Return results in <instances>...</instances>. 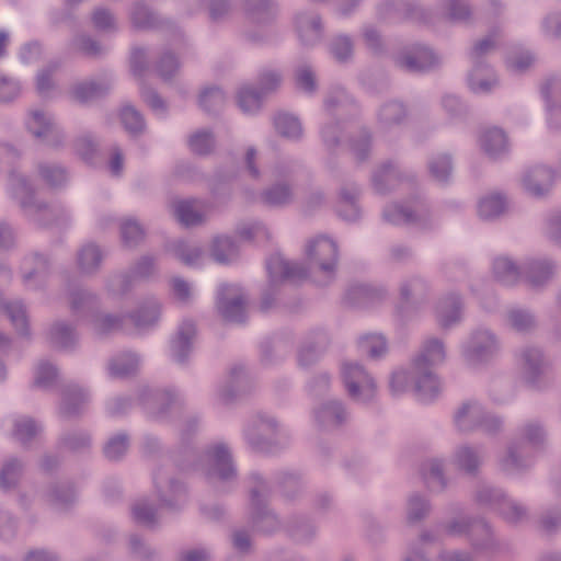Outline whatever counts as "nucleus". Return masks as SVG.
<instances>
[{"instance_id": "nucleus-1", "label": "nucleus", "mask_w": 561, "mask_h": 561, "mask_svg": "<svg viewBox=\"0 0 561 561\" xmlns=\"http://www.w3.org/2000/svg\"><path fill=\"white\" fill-rule=\"evenodd\" d=\"M153 483L161 504L159 507H156L149 499L144 497L137 500L130 508L135 523H161L163 522V515L167 511L178 510L186 501V488L184 483L169 478L163 470H159L154 473Z\"/></svg>"}, {"instance_id": "nucleus-2", "label": "nucleus", "mask_w": 561, "mask_h": 561, "mask_svg": "<svg viewBox=\"0 0 561 561\" xmlns=\"http://www.w3.org/2000/svg\"><path fill=\"white\" fill-rule=\"evenodd\" d=\"M9 190L25 213L41 225L67 221L70 218L66 209L35 201L31 184L21 173L14 171L10 174Z\"/></svg>"}, {"instance_id": "nucleus-3", "label": "nucleus", "mask_w": 561, "mask_h": 561, "mask_svg": "<svg viewBox=\"0 0 561 561\" xmlns=\"http://www.w3.org/2000/svg\"><path fill=\"white\" fill-rule=\"evenodd\" d=\"M446 351L444 342L437 337L426 339L420 350V353L413 359V373L424 376L430 382V388L425 389L422 381L416 383V390L422 401H430L437 397L440 385L437 376L433 373V367L444 363Z\"/></svg>"}, {"instance_id": "nucleus-4", "label": "nucleus", "mask_w": 561, "mask_h": 561, "mask_svg": "<svg viewBox=\"0 0 561 561\" xmlns=\"http://www.w3.org/2000/svg\"><path fill=\"white\" fill-rule=\"evenodd\" d=\"M454 423L462 433L482 431L485 434H495L503 426L501 417L488 411L476 400L465 401L456 409Z\"/></svg>"}, {"instance_id": "nucleus-5", "label": "nucleus", "mask_w": 561, "mask_h": 561, "mask_svg": "<svg viewBox=\"0 0 561 561\" xmlns=\"http://www.w3.org/2000/svg\"><path fill=\"white\" fill-rule=\"evenodd\" d=\"M250 447L261 453H273L287 444V436L275 417L259 415L244 432Z\"/></svg>"}, {"instance_id": "nucleus-6", "label": "nucleus", "mask_w": 561, "mask_h": 561, "mask_svg": "<svg viewBox=\"0 0 561 561\" xmlns=\"http://www.w3.org/2000/svg\"><path fill=\"white\" fill-rule=\"evenodd\" d=\"M199 466L211 483H230L238 476L231 451L225 443L208 446L202 456Z\"/></svg>"}, {"instance_id": "nucleus-7", "label": "nucleus", "mask_w": 561, "mask_h": 561, "mask_svg": "<svg viewBox=\"0 0 561 561\" xmlns=\"http://www.w3.org/2000/svg\"><path fill=\"white\" fill-rule=\"evenodd\" d=\"M501 343L496 334L488 328H477L470 332L462 345L465 360L477 366L491 362L500 352Z\"/></svg>"}, {"instance_id": "nucleus-8", "label": "nucleus", "mask_w": 561, "mask_h": 561, "mask_svg": "<svg viewBox=\"0 0 561 561\" xmlns=\"http://www.w3.org/2000/svg\"><path fill=\"white\" fill-rule=\"evenodd\" d=\"M341 377L346 392L353 401L367 403L376 397V382L360 364L344 362L341 366Z\"/></svg>"}, {"instance_id": "nucleus-9", "label": "nucleus", "mask_w": 561, "mask_h": 561, "mask_svg": "<svg viewBox=\"0 0 561 561\" xmlns=\"http://www.w3.org/2000/svg\"><path fill=\"white\" fill-rule=\"evenodd\" d=\"M248 481L250 492V520L253 524L263 526H272L278 523L277 515L268 507L266 501L271 492L270 483L256 471L250 473Z\"/></svg>"}, {"instance_id": "nucleus-10", "label": "nucleus", "mask_w": 561, "mask_h": 561, "mask_svg": "<svg viewBox=\"0 0 561 561\" xmlns=\"http://www.w3.org/2000/svg\"><path fill=\"white\" fill-rule=\"evenodd\" d=\"M243 9L248 21L253 27L247 31V37L252 42H264L272 34V23L275 20L277 5L273 0H243Z\"/></svg>"}, {"instance_id": "nucleus-11", "label": "nucleus", "mask_w": 561, "mask_h": 561, "mask_svg": "<svg viewBox=\"0 0 561 561\" xmlns=\"http://www.w3.org/2000/svg\"><path fill=\"white\" fill-rule=\"evenodd\" d=\"M306 254L310 267L331 276L335 273L339 262L337 243L327 237L318 236L306 244Z\"/></svg>"}, {"instance_id": "nucleus-12", "label": "nucleus", "mask_w": 561, "mask_h": 561, "mask_svg": "<svg viewBox=\"0 0 561 561\" xmlns=\"http://www.w3.org/2000/svg\"><path fill=\"white\" fill-rule=\"evenodd\" d=\"M383 219L392 225H414L425 228L431 222V211L422 201H414L410 205L393 203L382 213Z\"/></svg>"}, {"instance_id": "nucleus-13", "label": "nucleus", "mask_w": 561, "mask_h": 561, "mask_svg": "<svg viewBox=\"0 0 561 561\" xmlns=\"http://www.w3.org/2000/svg\"><path fill=\"white\" fill-rule=\"evenodd\" d=\"M248 297L238 285H222L217 296V309L229 322H242L245 319Z\"/></svg>"}, {"instance_id": "nucleus-14", "label": "nucleus", "mask_w": 561, "mask_h": 561, "mask_svg": "<svg viewBox=\"0 0 561 561\" xmlns=\"http://www.w3.org/2000/svg\"><path fill=\"white\" fill-rule=\"evenodd\" d=\"M476 499L481 504L499 505L501 513L505 516L504 520L512 524L526 523L527 510L510 500H506L505 494L495 488L482 485L478 489Z\"/></svg>"}, {"instance_id": "nucleus-15", "label": "nucleus", "mask_w": 561, "mask_h": 561, "mask_svg": "<svg viewBox=\"0 0 561 561\" xmlns=\"http://www.w3.org/2000/svg\"><path fill=\"white\" fill-rule=\"evenodd\" d=\"M156 272V260L153 256H141L130 268V273L115 274L108 278L106 288L114 296L127 294L133 285L134 278H148Z\"/></svg>"}, {"instance_id": "nucleus-16", "label": "nucleus", "mask_w": 561, "mask_h": 561, "mask_svg": "<svg viewBox=\"0 0 561 561\" xmlns=\"http://www.w3.org/2000/svg\"><path fill=\"white\" fill-rule=\"evenodd\" d=\"M439 60L433 50L422 45H413L396 57L397 66L410 72L430 70L438 65Z\"/></svg>"}, {"instance_id": "nucleus-17", "label": "nucleus", "mask_w": 561, "mask_h": 561, "mask_svg": "<svg viewBox=\"0 0 561 561\" xmlns=\"http://www.w3.org/2000/svg\"><path fill=\"white\" fill-rule=\"evenodd\" d=\"M270 287L274 288L283 280H300L307 277L308 271L296 262H288L279 254L272 255L266 262Z\"/></svg>"}, {"instance_id": "nucleus-18", "label": "nucleus", "mask_w": 561, "mask_h": 561, "mask_svg": "<svg viewBox=\"0 0 561 561\" xmlns=\"http://www.w3.org/2000/svg\"><path fill=\"white\" fill-rule=\"evenodd\" d=\"M26 126L36 138L49 146H58L62 142L64 136L54 118L41 110L31 112Z\"/></svg>"}, {"instance_id": "nucleus-19", "label": "nucleus", "mask_w": 561, "mask_h": 561, "mask_svg": "<svg viewBox=\"0 0 561 561\" xmlns=\"http://www.w3.org/2000/svg\"><path fill=\"white\" fill-rule=\"evenodd\" d=\"M141 401L147 411L157 419H163L168 411L178 413L181 410L182 402L179 394L169 390L147 391Z\"/></svg>"}, {"instance_id": "nucleus-20", "label": "nucleus", "mask_w": 561, "mask_h": 561, "mask_svg": "<svg viewBox=\"0 0 561 561\" xmlns=\"http://www.w3.org/2000/svg\"><path fill=\"white\" fill-rule=\"evenodd\" d=\"M522 368L526 381L537 385L549 369V362L542 351L535 346H527L520 352Z\"/></svg>"}, {"instance_id": "nucleus-21", "label": "nucleus", "mask_w": 561, "mask_h": 561, "mask_svg": "<svg viewBox=\"0 0 561 561\" xmlns=\"http://www.w3.org/2000/svg\"><path fill=\"white\" fill-rule=\"evenodd\" d=\"M21 270L24 285L27 288L37 289L46 282L49 262L43 255L35 253L24 257Z\"/></svg>"}, {"instance_id": "nucleus-22", "label": "nucleus", "mask_w": 561, "mask_h": 561, "mask_svg": "<svg viewBox=\"0 0 561 561\" xmlns=\"http://www.w3.org/2000/svg\"><path fill=\"white\" fill-rule=\"evenodd\" d=\"M554 173L551 169L543 165H536L526 171L522 183L524 190L535 197L546 195L553 183Z\"/></svg>"}, {"instance_id": "nucleus-23", "label": "nucleus", "mask_w": 561, "mask_h": 561, "mask_svg": "<svg viewBox=\"0 0 561 561\" xmlns=\"http://www.w3.org/2000/svg\"><path fill=\"white\" fill-rule=\"evenodd\" d=\"M556 271L557 265L550 260H530L523 267V275L529 287L539 289L553 278Z\"/></svg>"}, {"instance_id": "nucleus-24", "label": "nucleus", "mask_w": 561, "mask_h": 561, "mask_svg": "<svg viewBox=\"0 0 561 561\" xmlns=\"http://www.w3.org/2000/svg\"><path fill=\"white\" fill-rule=\"evenodd\" d=\"M173 214L184 226H195L204 221L208 206L201 199H182L172 205Z\"/></svg>"}, {"instance_id": "nucleus-25", "label": "nucleus", "mask_w": 561, "mask_h": 561, "mask_svg": "<svg viewBox=\"0 0 561 561\" xmlns=\"http://www.w3.org/2000/svg\"><path fill=\"white\" fill-rule=\"evenodd\" d=\"M295 25L300 42L306 46H313L322 37L321 19L317 13L299 12Z\"/></svg>"}, {"instance_id": "nucleus-26", "label": "nucleus", "mask_w": 561, "mask_h": 561, "mask_svg": "<svg viewBox=\"0 0 561 561\" xmlns=\"http://www.w3.org/2000/svg\"><path fill=\"white\" fill-rule=\"evenodd\" d=\"M318 424L324 428H335L346 422L348 413L340 400H328L314 410Z\"/></svg>"}, {"instance_id": "nucleus-27", "label": "nucleus", "mask_w": 561, "mask_h": 561, "mask_svg": "<svg viewBox=\"0 0 561 561\" xmlns=\"http://www.w3.org/2000/svg\"><path fill=\"white\" fill-rule=\"evenodd\" d=\"M436 319L438 324L448 329L461 319V299L456 294H449L439 299L436 306Z\"/></svg>"}, {"instance_id": "nucleus-28", "label": "nucleus", "mask_w": 561, "mask_h": 561, "mask_svg": "<svg viewBox=\"0 0 561 561\" xmlns=\"http://www.w3.org/2000/svg\"><path fill=\"white\" fill-rule=\"evenodd\" d=\"M89 393L79 386H68L61 397L60 413L65 417L79 415L89 402Z\"/></svg>"}, {"instance_id": "nucleus-29", "label": "nucleus", "mask_w": 561, "mask_h": 561, "mask_svg": "<svg viewBox=\"0 0 561 561\" xmlns=\"http://www.w3.org/2000/svg\"><path fill=\"white\" fill-rule=\"evenodd\" d=\"M195 336V324L193 321H183L171 342L172 356L178 363H183L192 348V341Z\"/></svg>"}, {"instance_id": "nucleus-30", "label": "nucleus", "mask_w": 561, "mask_h": 561, "mask_svg": "<svg viewBox=\"0 0 561 561\" xmlns=\"http://www.w3.org/2000/svg\"><path fill=\"white\" fill-rule=\"evenodd\" d=\"M403 174L392 162L380 165L373 175V184L377 193L386 194L396 188Z\"/></svg>"}, {"instance_id": "nucleus-31", "label": "nucleus", "mask_w": 561, "mask_h": 561, "mask_svg": "<svg viewBox=\"0 0 561 561\" xmlns=\"http://www.w3.org/2000/svg\"><path fill=\"white\" fill-rule=\"evenodd\" d=\"M483 461V455L479 448L461 445L456 448L453 456V463L468 474H474Z\"/></svg>"}, {"instance_id": "nucleus-32", "label": "nucleus", "mask_w": 561, "mask_h": 561, "mask_svg": "<svg viewBox=\"0 0 561 561\" xmlns=\"http://www.w3.org/2000/svg\"><path fill=\"white\" fill-rule=\"evenodd\" d=\"M103 261V252L99 245L87 243L82 245L77 253V267L83 275L95 274Z\"/></svg>"}, {"instance_id": "nucleus-33", "label": "nucleus", "mask_w": 561, "mask_h": 561, "mask_svg": "<svg viewBox=\"0 0 561 561\" xmlns=\"http://www.w3.org/2000/svg\"><path fill=\"white\" fill-rule=\"evenodd\" d=\"M128 317L136 328H149L159 320L160 302L153 297L147 298L134 312L129 313Z\"/></svg>"}, {"instance_id": "nucleus-34", "label": "nucleus", "mask_w": 561, "mask_h": 561, "mask_svg": "<svg viewBox=\"0 0 561 561\" xmlns=\"http://www.w3.org/2000/svg\"><path fill=\"white\" fill-rule=\"evenodd\" d=\"M110 88L111 82L106 79L101 81H84L73 85L71 90V96L79 103H87L103 95L110 90Z\"/></svg>"}, {"instance_id": "nucleus-35", "label": "nucleus", "mask_w": 561, "mask_h": 561, "mask_svg": "<svg viewBox=\"0 0 561 561\" xmlns=\"http://www.w3.org/2000/svg\"><path fill=\"white\" fill-rule=\"evenodd\" d=\"M493 275L503 285H515L522 277L523 271L510 257L499 256L493 262Z\"/></svg>"}, {"instance_id": "nucleus-36", "label": "nucleus", "mask_w": 561, "mask_h": 561, "mask_svg": "<svg viewBox=\"0 0 561 561\" xmlns=\"http://www.w3.org/2000/svg\"><path fill=\"white\" fill-rule=\"evenodd\" d=\"M421 473L427 485L434 491H443L446 488L444 476V462L438 458L425 460L421 467Z\"/></svg>"}, {"instance_id": "nucleus-37", "label": "nucleus", "mask_w": 561, "mask_h": 561, "mask_svg": "<svg viewBox=\"0 0 561 561\" xmlns=\"http://www.w3.org/2000/svg\"><path fill=\"white\" fill-rule=\"evenodd\" d=\"M248 383V374L243 366H233L228 375L226 385L219 390V397L222 401L228 402L238 392L244 390Z\"/></svg>"}, {"instance_id": "nucleus-38", "label": "nucleus", "mask_w": 561, "mask_h": 561, "mask_svg": "<svg viewBox=\"0 0 561 561\" xmlns=\"http://www.w3.org/2000/svg\"><path fill=\"white\" fill-rule=\"evenodd\" d=\"M407 117V108L403 103L388 101L383 103L377 114L379 125L387 129L401 124Z\"/></svg>"}, {"instance_id": "nucleus-39", "label": "nucleus", "mask_w": 561, "mask_h": 561, "mask_svg": "<svg viewBox=\"0 0 561 561\" xmlns=\"http://www.w3.org/2000/svg\"><path fill=\"white\" fill-rule=\"evenodd\" d=\"M480 145L486 154L497 157L507 151V137L500 128H490L480 136Z\"/></svg>"}, {"instance_id": "nucleus-40", "label": "nucleus", "mask_w": 561, "mask_h": 561, "mask_svg": "<svg viewBox=\"0 0 561 561\" xmlns=\"http://www.w3.org/2000/svg\"><path fill=\"white\" fill-rule=\"evenodd\" d=\"M69 304L73 313L91 317L98 305V297L87 289L78 288L70 293Z\"/></svg>"}, {"instance_id": "nucleus-41", "label": "nucleus", "mask_w": 561, "mask_h": 561, "mask_svg": "<svg viewBox=\"0 0 561 561\" xmlns=\"http://www.w3.org/2000/svg\"><path fill=\"white\" fill-rule=\"evenodd\" d=\"M468 81L471 91L479 94L490 92L497 84L495 76L488 66H473Z\"/></svg>"}, {"instance_id": "nucleus-42", "label": "nucleus", "mask_w": 561, "mask_h": 561, "mask_svg": "<svg viewBox=\"0 0 561 561\" xmlns=\"http://www.w3.org/2000/svg\"><path fill=\"white\" fill-rule=\"evenodd\" d=\"M416 8L405 0H387L379 4L378 14L383 20H401L413 16Z\"/></svg>"}, {"instance_id": "nucleus-43", "label": "nucleus", "mask_w": 561, "mask_h": 561, "mask_svg": "<svg viewBox=\"0 0 561 561\" xmlns=\"http://www.w3.org/2000/svg\"><path fill=\"white\" fill-rule=\"evenodd\" d=\"M48 339L54 346L67 350L76 344L77 333L68 323L57 321L50 327Z\"/></svg>"}, {"instance_id": "nucleus-44", "label": "nucleus", "mask_w": 561, "mask_h": 561, "mask_svg": "<svg viewBox=\"0 0 561 561\" xmlns=\"http://www.w3.org/2000/svg\"><path fill=\"white\" fill-rule=\"evenodd\" d=\"M386 290L370 285H355L347 291V298L354 305L367 306L381 300Z\"/></svg>"}, {"instance_id": "nucleus-45", "label": "nucleus", "mask_w": 561, "mask_h": 561, "mask_svg": "<svg viewBox=\"0 0 561 561\" xmlns=\"http://www.w3.org/2000/svg\"><path fill=\"white\" fill-rule=\"evenodd\" d=\"M211 256L218 263L232 262L239 253V248L230 237H216L211 243Z\"/></svg>"}, {"instance_id": "nucleus-46", "label": "nucleus", "mask_w": 561, "mask_h": 561, "mask_svg": "<svg viewBox=\"0 0 561 561\" xmlns=\"http://www.w3.org/2000/svg\"><path fill=\"white\" fill-rule=\"evenodd\" d=\"M427 293L426 282L417 276L407 278L401 283L400 295L407 304L421 302Z\"/></svg>"}, {"instance_id": "nucleus-47", "label": "nucleus", "mask_w": 561, "mask_h": 561, "mask_svg": "<svg viewBox=\"0 0 561 561\" xmlns=\"http://www.w3.org/2000/svg\"><path fill=\"white\" fill-rule=\"evenodd\" d=\"M507 208V201L501 194H490L480 199L478 214L480 218L490 220L502 215Z\"/></svg>"}, {"instance_id": "nucleus-48", "label": "nucleus", "mask_w": 561, "mask_h": 561, "mask_svg": "<svg viewBox=\"0 0 561 561\" xmlns=\"http://www.w3.org/2000/svg\"><path fill=\"white\" fill-rule=\"evenodd\" d=\"M518 438L535 448H539L542 447L547 442V432L539 421L531 420L524 423L519 427Z\"/></svg>"}, {"instance_id": "nucleus-49", "label": "nucleus", "mask_w": 561, "mask_h": 561, "mask_svg": "<svg viewBox=\"0 0 561 561\" xmlns=\"http://www.w3.org/2000/svg\"><path fill=\"white\" fill-rule=\"evenodd\" d=\"M169 250L176 259L182 261L187 266L198 264L204 255L202 249L198 245L182 240L171 243Z\"/></svg>"}, {"instance_id": "nucleus-50", "label": "nucleus", "mask_w": 561, "mask_h": 561, "mask_svg": "<svg viewBox=\"0 0 561 561\" xmlns=\"http://www.w3.org/2000/svg\"><path fill=\"white\" fill-rule=\"evenodd\" d=\"M294 199L293 190L287 184H275L261 194L263 204L272 207H282L288 205Z\"/></svg>"}, {"instance_id": "nucleus-51", "label": "nucleus", "mask_w": 561, "mask_h": 561, "mask_svg": "<svg viewBox=\"0 0 561 561\" xmlns=\"http://www.w3.org/2000/svg\"><path fill=\"white\" fill-rule=\"evenodd\" d=\"M359 196V188L355 184H345L340 191L339 203L344 204L351 208V214H346L342 208L339 210V216L347 221H355L360 216V209L357 205Z\"/></svg>"}, {"instance_id": "nucleus-52", "label": "nucleus", "mask_w": 561, "mask_h": 561, "mask_svg": "<svg viewBox=\"0 0 561 561\" xmlns=\"http://www.w3.org/2000/svg\"><path fill=\"white\" fill-rule=\"evenodd\" d=\"M329 51L337 62H348L353 59L354 41L345 34L336 35L330 41Z\"/></svg>"}, {"instance_id": "nucleus-53", "label": "nucleus", "mask_w": 561, "mask_h": 561, "mask_svg": "<svg viewBox=\"0 0 561 561\" xmlns=\"http://www.w3.org/2000/svg\"><path fill=\"white\" fill-rule=\"evenodd\" d=\"M39 424L28 416H20L14 420L13 437L25 445L38 436L41 433Z\"/></svg>"}, {"instance_id": "nucleus-54", "label": "nucleus", "mask_w": 561, "mask_h": 561, "mask_svg": "<svg viewBox=\"0 0 561 561\" xmlns=\"http://www.w3.org/2000/svg\"><path fill=\"white\" fill-rule=\"evenodd\" d=\"M124 322V316L112 313L94 312L90 317V323L93 331L99 335H105L119 330Z\"/></svg>"}, {"instance_id": "nucleus-55", "label": "nucleus", "mask_w": 561, "mask_h": 561, "mask_svg": "<svg viewBox=\"0 0 561 561\" xmlns=\"http://www.w3.org/2000/svg\"><path fill=\"white\" fill-rule=\"evenodd\" d=\"M139 367L138 357L129 352L122 353L111 359L108 369L114 377H126L134 374Z\"/></svg>"}, {"instance_id": "nucleus-56", "label": "nucleus", "mask_w": 561, "mask_h": 561, "mask_svg": "<svg viewBox=\"0 0 561 561\" xmlns=\"http://www.w3.org/2000/svg\"><path fill=\"white\" fill-rule=\"evenodd\" d=\"M431 511V503L425 496L415 493L408 497L407 518L410 523L424 522Z\"/></svg>"}, {"instance_id": "nucleus-57", "label": "nucleus", "mask_w": 561, "mask_h": 561, "mask_svg": "<svg viewBox=\"0 0 561 561\" xmlns=\"http://www.w3.org/2000/svg\"><path fill=\"white\" fill-rule=\"evenodd\" d=\"M130 21L136 28H152L158 24V18L142 1H135L130 8Z\"/></svg>"}, {"instance_id": "nucleus-58", "label": "nucleus", "mask_w": 561, "mask_h": 561, "mask_svg": "<svg viewBox=\"0 0 561 561\" xmlns=\"http://www.w3.org/2000/svg\"><path fill=\"white\" fill-rule=\"evenodd\" d=\"M274 127L282 137L297 140L302 135L300 122L293 115L280 113L274 117Z\"/></svg>"}, {"instance_id": "nucleus-59", "label": "nucleus", "mask_w": 561, "mask_h": 561, "mask_svg": "<svg viewBox=\"0 0 561 561\" xmlns=\"http://www.w3.org/2000/svg\"><path fill=\"white\" fill-rule=\"evenodd\" d=\"M428 171L435 181L446 183L453 172L451 157L447 153H437L433 156L428 160Z\"/></svg>"}, {"instance_id": "nucleus-60", "label": "nucleus", "mask_w": 561, "mask_h": 561, "mask_svg": "<svg viewBox=\"0 0 561 561\" xmlns=\"http://www.w3.org/2000/svg\"><path fill=\"white\" fill-rule=\"evenodd\" d=\"M39 178L50 187H59L67 181L66 169L57 163L42 162L37 167Z\"/></svg>"}, {"instance_id": "nucleus-61", "label": "nucleus", "mask_w": 561, "mask_h": 561, "mask_svg": "<svg viewBox=\"0 0 561 561\" xmlns=\"http://www.w3.org/2000/svg\"><path fill=\"white\" fill-rule=\"evenodd\" d=\"M508 325L518 332H529L536 328L535 316L527 309L512 308L507 311Z\"/></svg>"}, {"instance_id": "nucleus-62", "label": "nucleus", "mask_w": 561, "mask_h": 561, "mask_svg": "<svg viewBox=\"0 0 561 561\" xmlns=\"http://www.w3.org/2000/svg\"><path fill=\"white\" fill-rule=\"evenodd\" d=\"M295 87L307 94H312L318 89L317 76L308 64L299 65L294 72Z\"/></svg>"}, {"instance_id": "nucleus-63", "label": "nucleus", "mask_w": 561, "mask_h": 561, "mask_svg": "<svg viewBox=\"0 0 561 561\" xmlns=\"http://www.w3.org/2000/svg\"><path fill=\"white\" fill-rule=\"evenodd\" d=\"M144 227L135 219L127 218L121 224V237L125 247L135 248L144 241Z\"/></svg>"}, {"instance_id": "nucleus-64", "label": "nucleus", "mask_w": 561, "mask_h": 561, "mask_svg": "<svg viewBox=\"0 0 561 561\" xmlns=\"http://www.w3.org/2000/svg\"><path fill=\"white\" fill-rule=\"evenodd\" d=\"M530 466V460L522 454L516 445L508 447L506 455L501 459V468L507 473H517Z\"/></svg>"}]
</instances>
